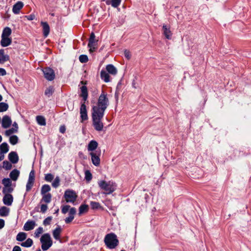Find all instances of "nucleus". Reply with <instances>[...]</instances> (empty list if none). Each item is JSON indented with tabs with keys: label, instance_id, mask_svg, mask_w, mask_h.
<instances>
[{
	"label": "nucleus",
	"instance_id": "obj_1",
	"mask_svg": "<svg viewBox=\"0 0 251 251\" xmlns=\"http://www.w3.org/2000/svg\"><path fill=\"white\" fill-rule=\"evenodd\" d=\"M108 105L109 100L107 94L102 91L98 99L97 105L93 107L92 111L104 114Z\"/></svg>",
	"mask_w": 251,
	"mask_h": 251
},
{
	"label": "nucleus",
	"instance_id": "obj_2",
	"mask_svg": "<svg viewBox=\"0 0 251 251\" xmlns=\"http://www.w3.org/2000/svg\"><path fill=\"white\" fill-rule=\"evenodd\" d=\"M104 114L92 111V117L93 125L96 130L101 131L103 130V124L101 122Z\"/></svg>",
	"mask_w": 251,
	"mask_h": 251
},
{
	"label": "nucleus",
	"instance_id": "obj_3",
	"mask_svg": "<svg viewBox=\"0 0 251 251\" xmlns=\"http://www.w3.org/2000/svg\"><path fill=\"white\" fill-rule=\"evenodd\" d=\"M98 185L101 189L104 190L103 193L105 195L112 193L117 187L116 183L112 181L100 180L98 182Z\"/></svg>",
	"mask_w": 251,
	"mask_h": 251
},
{
	"label": "nucleus",
	"instance_id": "obj_4",
	"mask_svg": "<svg viewBox=\"0 0 251 251\" xmlns=\"http://www.w3.org/2000/svg\"><path fill=\"white\" fill-rule=\"evenodd\" d=\"M104 242L107 248L109 249H115L119 244L117 237L114 233L106 234L104 237Z\"/></svg>",
	"mask_w": 251,
	"mask_h": 251
},
{
	"label": "nucleus",
	"instance_id": "obj_5",
	"mask_svg": "<svg viewBox=\"0 0 251 251\" xmlns=\"http://www.w3.org/2000/svg\"><path fill=\"white\" fill-rule=\"evenodd\" d=\"M41 248L44 251L48 250L52 245V241L49 233L43 234L40 238Z\"/></svg>",
	"mask_w": 251,
	"mask_h": 251
},
{
	"label": "nucleus",
	"instance_id": "obj_6",
	"mask_svg": "<svg viewBox=\"0 0 251 251\" xmlns=\"http://www.w3.org/2000/svg\"><path fill=\"white\" fill-rule=\"evenodd\" d=\"M64 197L67 202L74 203L76 201L77 195L75 191L68 189L65 191Z\"/></svg>",
	"mask_w": 251,
	"mask_h": 251
},
{
	"label": "nucleus",
	"instance_id": "obj_7",
	"mask_svg": "<svg viewBox=\"0 0 251 251\" xmlns=\"http://www.w3.org/2000/svg\"><path fill=\"white\" fill-rule=\"evenodd\" d=\"M45 77L49 81H51L55 78V74L54 71L50 68H47L43 70Z\"/></svg>",
	"mask_w": 251,
	"mask_h": 251
},
{
	"label": "nucleus",
	"instance_id": "obj_8",
	"mask_svg": "<svg viewBox=\"0 0 251 251\" xmlns=\"http://www.w3.org/2000/svg\"><path fill=\"white\" fill-rule=\"evenodd\" d=\"M97 41L95 40V35L94 33L92 32L89 40L88 47L90 48L89 51L92 52L95 51L96 49Z\"/></svg>",
	"mask_w": 251,
	"mask_h": 251
},
{
	"label": "nucleus",
	"instance_id": "obj_9",
	"mask_svg": "<svg viewBox=\"0 0 251 251\" xmlns=\"http://www.w3.org/2000/svg\"><path fill=\"white\" fill-rule=\"evenodd\" d=\"M80 117L82 121H85L88 119L87 112L85 102L82 103L80 109Z\"/></svg>",
	"mask_w": 251,
	"mask_h": 251
},
{
	"label": "nucleus",
	"instance_id": "obj_10",
	"mask_svg": "<svg viewBox=\"0 0 251 251\" xmlns=\"http://www.w3.org/2000/svg\"><path fill=\"white\" fill-rule=\"evenodd\" d=\"M76 210L75 207L70 208L69 211V216L65 219V223L67 224L70 223L74 219V215L76 214Z\"/></svg>",
	"mask_w": 251,
	"mask_h": 251
},
{
	"label": "nucleus",
	"instance_id": "obj_11",
	"mask_svg": "<svg viewBox=\"0 0 251 251\" xmlns=\"http://www.w3.org/2000/svg\"><path fill=\"white\" fill-rule=\"evenodd\" d=\"M41 25L43 27V33L45 37H47L50 32V27L47 22H41Z\"/></svg>",
	"mask_w": 251,
	"mask_h": 251
},
{
	"label": "nucleus",
	"instance_id": "obj_12",
	"mask_svg": "<svg viewBox=\"0 0 251 251\" xmlns=\"http://www.w3.org/2000/svg\"><path fill=\"white\" fill-rule=\"evenodd\" d=\"M36 226V223L34 221L28 220L24 226V230L25 231H29L33 229Z\"/></svg>",
	"mask_w": 251,
	"mask_h": 251
},
{
	"label": "nucleus",
	"instance_id": "obj_13",
	"mask_svg": "<svg viewBox=\"0 0 251 251\" xmlns=\"http://www.w3.org/2000/svg\"><path fill=\"white\" fill-rule=\"evenodd\" d=\"M163 33L165 37L168 39H171L172 33L170 30V28L168 26L165 25H163L162 26Z\"/></svg>",
	"mask_w": 251,
	"mask_h": 251
},
{
	"label": "nucleus",
	"instance_id": "obj_14",
	"mask_svg": "<svg viewBox=\"0 0 251 251\" xmlns=\"http://www.w3.org/2000/svg\"><path fill=\"white\" fill-rule=\"evenodd\" d=\"M11 120L8 116L5 115L3 117L2 119V126L3 128H8L11 125Z\"/></svg>",
	"mask_w": 251,
	"mask_h": 251
},
{
	"label": "nucleus",
	"instance_id": "obj_15",
	"mask_svg": "<svg viewBox=\"0 0 251 251\" xmlns=\"http://www.w3.org/2000/svg\"><path fill=\"white\" fill-rule=\"evenodd\" d=\"M90 155L91 156V160L93 164L96 166H98L100 163V158L99 155H97L95 152H90Z\"/></svg>",
	"mask_w": 251,
	"mask_h": 251
},
{
	"label": "nucleus",
	"instance_id": "obj_16",
	"mask_svg": "<svg viewBox=\"0 0 251 251\" xmlns=\"http://www.w3.org/2000/svg\"><path fill=\"white\" fill-rule=\"evenodd\" d=\"M61 232H62V228L59 226L57 227L52 231V235H53L54 238L56 240L59 241L60 242H61V240L60 239V234H61Z\"/></svg>",
	"mask_w": 251,
	"mask_h": 251
},
{
	"label": "nucleus",
	"instance_id": "obj_17",
	"mask_svg": "<svg viewBox=\"0 0 251 251\" xmlns=\"http://www.w3.org/2000/svg\"><path fill=\"white\" fill-rule=\"evenodd\" d=\"M13 201L12 196L9 194H5L3 198V201L4 204L10 206L12 204Z\"/></svg>",
	"mask_w": 251,
	"mask_h": 251
},
{
	"label": "nucleus",
	"instance_id": "obj_18",
	"mask_svg": "<svg viewBox=\"0 0 251 251\" xmlns=\"http://www.w3.org/2000/svg\"><path fill=\"white\" fill-rule=\"evenodd\" d=\"M24 6V3L22 1H18L13 5L12 11L14 14H17L19 13L20 10Z\"/></svg>",
	"mask_w": 251,
	"mask_h": 251
},
{
	"label": "nucleus",
	"instance_id": "obj_19",
	"mask_svg": "<svg viewBox=\"0 0 251 251\" xmlns=\"http://www.w3.org/2000/svg\"><path fill=\"white\" fill-rule=\"evenodd\" d=\"M9 160L13 164L17 163L19 160L17 153L14 151H11L8 155Z\"/></svg>",
	"mask_w": 251,
	"mask_h": 251
},
{
	"label": "nucleus",
	"instance_id": "obj_20",
	"mask_svg": "<svg viewBox=\"0 0 251 251\" xmlns=\"http://www.w3.org/2000/svg\"><path fill=\"white\" fill-rule=\"evenodd\" d=\"M81 94L80 96L82 98L84 102H85L88 98V90L86 86H82L80 88Z\"/></svg>",
	"mask_w": 251,
	"mask_h": 251
},
{
	"label": "nucleus",
	"instance_id": "obj_21",
	"mask_svg": "<svg viewBox=\"0 0 251 251\" xmlns=\"http://www.w3.org/2000/svg\"><path fill=\"white\" fill-rule=\"evenodd\" d=\"M13 126L14 127H12L11 128L5 131V135L6 136H10L12 133L17 132L18 128V124L16 122H14L13 124Z\"/></svg>",
	"mask_w": 251,
	"mask_h": 251
},
{
	"label": "nucleus",
	"instance_id": "obj_22",
	"mask_svg": "<svg viewBox=\"0 0 251 251\" xmlns=\"http://www.w3.org/2000/svg\"><path fill=\"white\" fill-rule=\"evenodd\" d=\"M12 42L11 39L9 37H2L1 36V40L0 42L1 45L3 47H5L11 44Z\"/></svg>",
	"mask_w": 251,
	"mask_h": 251
},
{
	"label": "nucleus",
	"instance_id": "obj_23",
	"mask_svg": "<svg viewBox=\"0 0 251 251\" xmlns=\"http://www.w3.org/2000/svg\"><path fill=\"white\" fill-rule=\"evenodd\" d=\"M9 59L8 55L4 54V50H0V63L3 64L5 62L8 61Z\"/></svg>",
	"mask_w": 251,
	"mask_h": 251
},
{
	"label": "nucleus",
	"instance_id": "obj_24",
	"mask_svg": "<svg viewBox=\"0 0 251 251\" xmlns=\"http://www.w3.org/2000/svg\"><path fill=\"white\" fill-rule=\"evenodd\" d=\"M106 69L109 74L112 75H116L117 73V69L112 64L107 65Z\"/></svg>",
	"mask_w": 251,
	"mask_h": 251
},
{
	"label": "nucleus",
	"instance_id": "obj_25",
	"mask_svg": "<svg viewBox=\"0 0 251 251\" xmlns=\"http://www.w3.org/2000/svg\"><path fill=\"white\" fill-rule=\"evenodd\" d=\"M98 146V143L94 140L91 141L88 145V151H93L95 150Z\"/></svg>",
	"mask_w": 251,
	"mask_h": 251
},
{
	"label": "nucleus",
	"instance_id": "obj_26",
	"mask_svg": "<svg viewBox=\"0 0 251 251\" xmlns=\"http://www.w3.org/2000/svg\"><path fill=\"white\" fill-rule=\"evenodd\" d=\"M121 0H107L106 3L107 5L111 4L113 7L116 8L120 4Z\"/></svg>",
	"mask_w": 251,
	"mask_h": 251
},
{
	"label": "nucleus",
	"instance_id": "obj_27",
	"mask_svg": "<svg viewBox=\"0 0 251 251\" xmlns=\"http://www.w3.org/2000/svg\"><path fill=\"white\" fill-rule=\"evenodd\" d=\"M19 174L20 172L17 169H14L11 172L9 176L13 180L16 181L18 179Z\"/></svg>",
	"mask_w": 251,
	"mask_h": 251
},
{
	"label": "nucleus",
	"instance_id": "obj_28",
	"mask_svg": "<svg viewBox=\"0 0 251 251\" xmlns=\"http://www.w3.org/2000/svg\"><path fill=\"white\" fill-rule=\"evenodd\" d=\"M100 76L104 82H108L110 81V76L106 71L102 70L100 72Z\"/></svg>",
	"mask_w": 251,
	"mask_h": 251
},
{
	"label": "nucleus",
	"instance_id": "obj_29",
	"mask_svg": "<svg viewBox=\"0 0 251 251\" xmlns=\"http://www.w3.org/2000/svg\"><path fill=\"white\" fill-rule=\"evenodd\" d=\"M0 151L2 154L5 153L8 151L9 148L6 143H3L0 145Z\"/></svg>",
	"mask_w": 251,
	"mask_h": 251
},
{
	"label": "nucleus",
	"instance_id": "obj_30",
	"mask_svg": "<svg viewBox=\"0 0 251 251\" xmlns=\"http://www.w3.org/2000/svg\"><path fill=\"white\" fill-rule=\"evenodd\" d=\"M37 123L40 126L46 125V119L42 116H37L36 118Z\"/></svg>",
	"mask_w": 251,
	"mask_h": 251
},
{
	"label": "nucleus",
	"instance_id": "obj_31",
	"mask_svg": "<svg viewBox=\"0 0 251 251\" xmlns=\"http://www.w3.org/2000/svg\"><path fill=\"white\" fill-rule=\"evenodd\" d=\"M12 31L10 28L8 27H5L1 34L2 37H8L11 34Z\"/></svg>",
	"mask_w": 251,
	"mask_h": 251
},
{
	"label": "nucleus",
	"instance_id": "obj_32",
	"mask_svg": "<svg viewBox=\"0 0 251 251\" xmlns=\"http://www.w3.org/2000/svg\"><path fill=\"white\" fill-rule=\"evenodd\" d=\"M26 233L25 232H20L16 236V240L18 241H23L26 238Z\"/></svg>",
	"mask_w": 251,
	"mask_h": 251
},
{
	"label": "nucleus",
	"instance_id": "obj_33",
	"mask_svg": "<svg viewBox=\"0 0 251 251\" xmlns=\"http://www.w3.org/2000/svg\"><path fill=\"white\" fill-rule=\"evenodd\" d=\"M33 245V241L30 238H28L25 242H22L21 246L25 248L30 247Z\"/></svg>",
	"mask_w": 251,
	"mask_h": 251
},
{
	"label": "nucleus",
	"instance_id": "obj_34",
	"mask_svg": "<svg viewBox=\"0 0 251 251\" xmlns=\"http://www.w3.org/2000/svg\"><path fill=\"white\" fill-rule=\"evenodd\" d=\"M88 210V206L86 204H82L79 207V215H81L83 213L86 212Z\"/></svg>",
	"mask_w": 251,
	"mask_h": 251
},
{
	"label": "nucleus",
	"instance_id": "obj_35",
	"mask_svg": "<svg viewBox=\"0 0 251 251\" xmlns=\"http://www.w3.org/2000/svg\"><path fill=\"white\" fill-rule=\"evenodd\" d=\"M42 201L46 203H50L51 201V195L50 193L42 194Z\"/></svg>",
	"mask_w": 251,
	"mask_h": 251
},
{
	"label": "nucleus",
	"instance_id": "obj_36",
	"mask_svg": "<svg viewBox=\"0 0 251 251\" xmlns=\"http://www.w3.org/2000/svg\"><path fill=\"white\" fill-rule=\"evenodd\" d=\"M9 209L6 207H2L0 209V215L1 216H6L9 214Z\"/></svg>",
	"mask_w": 251,
	"mask_h": 251
},
{
	"label": "nucleus",
	"instance_id": "obj_37",
	"mask_svg": "<svg viewBox=\"0 0 251 251\" xmlns=\"http://www.w3.org/2000/svg\"><path fill=\"white\" fill-rule=\"evenodd\" d=\"M53 92H54V89H53V87L50 86L46 89V90L45 91V94L47 97H50L52 95Z\"/></svg>",
	"mask_w": 251,
	"mask_h": 251
},
{
	"label": "nucleus",
	"instance_id": "obj_38",
	"mask_svg": "<svg viewBox=\"0 0 251 251\" xmlns=\"http://www.w3.org/2000/svg\"><path fill=\"white\" fill-rule=\"evenodd\" d=\"M50 190V186L48 184H45L42 186L41 188V194H46L47 192Z\"/></svg>",
	"mask_w": 251,
	"mask_h": 251
},
{
	"label": "nucleus",
	"instance_id": "obj_39",
	"mask_svg": "<svg viewBox=\"0 0 251 251\" xmlns=\"http://www.w3.org/2000/svg\"><path fill=\"white\" fill-rule=\"evenodd\" d=\"M8 108V104L5 102H0V112L6 111Z\"/></svg>",
	"mask_w": 251,
	"mask_h": 251
},
{
	"label": "nucleus",
	"instance_id": "obj_40",
	"mask_svg": "<svg viewBox=\"0 0 251 251\" xmlns=\"http://www.w3.org/2000/svg\"><path fill=\"white\" fill-rule=\"evenodd\" d=\"M18 138L16 135L11 136L9 138V142L13 145L16 144L18 143Z\"/></svg>",
	"mask_w": 251,
	"mask_h": 251
},
{
	"label": "nucleus",
	"instance_id": "obj_41",
	"mask_svg": "<svg viewBox=\"0 0 251 251\" xmlns=\"http://www.w3.org/2000/svg\"><path fill=\"white\" fill-rule=\"evenodd\" d=\"M85 178L88 182H89L92 178V174L89 170L85 172Z\"/></svg>",
	"mask_w": 251,
	"mask_h": 251
},
{
	"label": "nucleus",
	"instance_id": "obj_42",
	"mask_svg": "<svg viewBox=\"0 0 251 251\" xmlns=\"http://www.w3.org/2000/svg\"><path fill=\"white\" fill-rule=\"evenodd\" d=\"M90 206L93 209H98L100 207V204L96 201H91L90 202Z\"/></svg>",
	"mask_w": 251,
	"mask_h": 251
},
{
	"label": "nucleus",
	"instance_id": "obj_43",
	"mask_svg": "<svg viewBox=\"0 0 251 251\" xmlns=\"http://www.w3.org/2000/svg\"><path fill=\"white\" fill-rule=\"evenodd\" d=\"M43 232V228L42 227H39L36 229L34 232V235L36 238L39 237L40 235Z\"/></svg>",
	"mask_w": 251,
	"mask_h": 251
},
{
	"label": "nucleus",
	"instance_id": "obj_44",
	"mask_svg": "<svg viewBox=\"0 0 251 251\" xmlns=\"http://www.w3.org/2000/svg\"><path fill=\"white\" fill-rule=\"evenodd\" d=\"M60 183V178L59 176H56L53 182L52 183V186L54 188H57L59 186Z\"/></svg>",
	"mask_w": 251,
	"mask_h": 251
},
{
	"label": "nucleus",
	"instance_id": "obj_45",
	"mask_svg": "<svg viewBox=\"0 0 251 251\" xmlns=\"http://www.w3.org/2000/svg\"><path fill=\"white\" fill-rule=\"evenodd\" d=\"M34 181L28 180L27 182L26 185V191H29L31 190L32 187L34 183Z\"/></svg>",
	"mask_w": 251,
	"mask_h": 251
},
{
	"label": "nucleus",
	"instance_id": "obj_46",
	"mask_svg": "<svg viewBox=\"0 0 251 251\" xmlns=\"http://www.w3.org/2000/svg\"><path fill=\"white\" fill-rule=\"evenodd\" d=\"M3 167L7 170L11 169L12 165L7 161H4L3 162Z\"/></svg>",
	"mask_w": 251,
	"mask_h": 251
},
{
	"label": "nucleus",
	"instance_id": "obj_47",
	"mask_svg": "<svg viewBox=\"0 0 251 251\" xmlns=\"http://www.w3.org/2000/svg\"><path fill=\"white\" fill-rule=\"evenodd\" d=\"M13 189L11 187V185L9 186H5L3 188L2 192L4 194H6L12 192Z\"/></svg>",
	"mask_w": 251,
	"mask_h": 251
},
{
	"label": "nucleus",
	"instance_id": "obj_48",
	"mask_svg": "<svg viewBox=\"0 0 251 251\" xmlns=\"http://www.w3.org/2000/svg\"><path fill=\"white\" fill-rule=\"evenodd\" d=\"M79 60L81 63H86L88 61V58L86 55H81L79 57Z\"/></svg>",
	"mask_w": 251,
	"mask_h": 251
},
{
	"label": "nucleus",
	"instance_id": "obj_49",
	"mask_svg": "<svg viewBox=\"0 0 251 251\" xmlns=\"http://www.w3.org/2000/svg\"><path fill=\"white\" fill-rule=\"evenodd\" d=\"M2 184L4 185V187L5 186H9V185H11V182L10 179L8 178H4L2 179Z\"/></svg>",
	"mask_w": 251,
	"mask_h": 251
},
{
	"label": "nucleus",
	"instance_id": "obj_50",
	"mask_svg": "<svg viewBox=\"0 0 251 251\" xmlns=\"http://www.w3.org/2000/svg\"><path fill=\"white\" fill-rule=\"evenodd\" d=\"M53 176L51 174H47L45 176V180L48 182H51L53 179Z\"/></svg>",
	"mask_w": 251,
	"mask_h": 251
},
{
	"label": "nucleus",
	"instance_id": "obj_51",
	"mask_svg": "<svg viewBox=\"0 0 251 251\" xmlns=\"http://www.w3.org/2000/svg\"><path fill=\"white\" fill-rule=\"evenodd\" d=\"M70 206L69 205H66L62 207L61 211L62 213L66 214L70 209Z\"/></svg>",
	"mask_w": 251,
	"mask_h": 251
},
{
	"label": "nucleus",
	"instance_id": "obj_52",
	"mask_svg": "<svg viewBox=\"0 0 251 251\" xmlns=\"http://www.w3.org/2000/svg\"><path fill=\"white\" fill-rule=\"evenodd\" d=\"M34 181L35 180V172L33 170H31L29 173L28 179Z\"/></svg>",
	"mask_w": 251,
	"mask_h": 251
},
{
	"label": "nucleus",
	"instance_id": "obj_53",
	"mask_svg": "<svg viewBox=\"0 0 251 251\" xmlns=\"http://www.w3.org/2000/svg\"><path fill=\"white\" fill-rule=\"evenodd\" d=\"M51 220V218L49 217L46 218L43 221V224L45 226L49 225L50 224V221Z\"/></svg>",
	"mask_w": 251,
	"mask_h": 251
},
{
	"label": "nucleus",
	"instance_id": "obj_54",
	"mask_svg": "<svg viewBox=\"0 0 251 251\" xmlns=\"http://www.w3.org/2000/svg\"><path fill=\"white\" fill-rule=\"evenodd\" d=\"M124 55L125 57L127 58L128 60L130 59L131 54L129 51L127 50H125L124 51Z\"/></svg>",
	"mask_w": 251,
	"mask_h": 251
},
{
	"label": "nucleus",
	"instance_id": "obj_55",
	"mask_svg": "<svg viewBox=\"0 0 251 251\" xmlns=\"http://www.w3.org/2000/svg\"><path fill=\"white\" fill-rule=\"evenodd\" d=\"M48 209V206L46 204H42L41 206V212L45 213Z\"/></svg>",
	"mask_w": 251,
	"mask_h": 251
},
{
	"label": "nucleus",
	"instance_id": "obj_56",
	"mask_svg": "<svg viewBox=\"0 0 251 251\" xmlns=\"http://www.w3.org/2000/svg\"><path fill=\"white\" fill-rule=\"evenodd\" d=\"M6 74V71L3 68H0V75L4 76Z\"/></svg>",
	"mask_w": 251,
	"mask_h": 251
},
{
	"label": "nucleus",
	"instance_id": "obj_57",
	"mask_svg": "<svg viewBox=\"0 0 251 251\" xmlns=\"http://www.w3.org/2000/svg\"><path fill=\"white\" fill-rule=\"evenodd\" d=\"M4 221L3 219H0V229L4 227Z\"/></svg>",
	"mask_w": 251,
	"mask_h": 251
},
{
	"label": "nucleus",
	"instance_id": "obj_58",
	"mask_svg": "<svg viewBox=\"0 0 251 251\" xmlns=\"http://www.w3.org/2000/svg\"><path fill=\"white\" fill-rule=\"evenodd\" d=\"M66 130L65 126H61L59 128V131L62 133H64Z\"/></svg>",
	"mask_w": 251,
	"mask_h": 251
},
{
	"label": "nucleus",
	"instance_id": "obj_59",
	"mask_svg": "<svg viewBox=\"0 0 251 251\" xmlns=\"http://www.w3.org/2000/svg\"><path fill=\"white\" fill-rule=\"evenodd\" d=\"M12 251H21V249L19 246H15L14 247Z\"/></svg>",
	"mask_w": 251,
	"mask_h": 251
},
{
	"label": "nucleus",
	"instance_id": "obj_60",
	"mask_svg": "<svg viewBox=\"0 0 251 251\" xmlns=\"http://www.w3.org/2000/svg\"><path fill=\"white\" fill-rule=\"evenodd\" d=\"M34 16L33 15H30L27 16V19L30 21L34 19Z\"/></svg>",
	"mask_w": 251,
	"mask_h": 251
},
{
	"label": "nucleus",
	"instance_id": "obj_61",
	"mask_svg": "<svg viewBox=\"0 0 251 251\" xmlns=\"http://www.w3.org/2000/svg\"><path fill=\"white\" fill-rule=\"evenodd\" d=\"M4 156L3 154L0 153V161L3 159Z\"/></svg>",
	"mask_w": 251,
	"mask_h": 251
},
{
	"label": "nucleus",
	"instance_id": "obj_62",
	"mask_svg": "<svg viewBox=\"0 0 251 251\" xmlns=\"http://www.w3.org/2000/svg\"><path fill=\"white\" fill-rule=\"evenodd\" d=\"M81 83L82 84L85 85L86 84V82H84L83 81H81Z\"/></svg>",
	"mask_w": 251,
	"mask_h": 251
},
{
	"label": "nucleus",
	"instance_id": "obj_63",
	"mask_svg": "<svg viewBox=\"0 0 251 251\" xmlns=\"http://www.w3.org/2000/svg\"><path fill=\"white\" fill-rule=\"evenodd\" d=\"M2 100V96L0 94V101H1Z\"/></svg>",
	"mask_w": 251,
	"mask_h": 251
},
{
	"label": "nucleus",
	"instance_id": "obj_64",
	"mask_svg": "<svg viewBox=\"0 0 251 251\" xmlns=\"http://www.w3.org/2000/svg\"><path fill=\"white\" fill-rule=\"evenodd\" d=\"M2 141V137L0 135V143Z\"/></svg>",
	"mask_w": 251,
	"mask_h": 251
}]
</instances>
